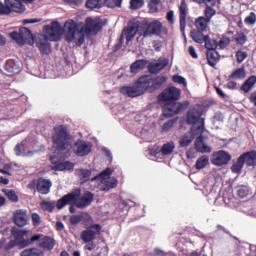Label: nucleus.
<instances>
[{"mask_svg": "<svg viewBox=\"0 0 256 256\" xmlns=\"http://www.w3.org/2000/svg\"><path fill=\"white\" fill-rule=\"evenodd\" d=\"M66 29V41L73 43L75 41L78 47L85 43V35H97L102 29L101 22L88 17L86 24H77L74 20H68L64 25Z\"/></svg>", "mask_w": 256, "mask_h": 256, "instance_id": "nucleus-1", "label": "nucleus"}, {"mask_svg": "<svg viewBox=\"0 0 256 256\" xmlns=\"http://www.w3.org/2000/svg\"><path fill=\"white\" fill-rule=\"evenodd\" d=\"M95 200V195L89 191L84 192L81 195V189L77 188L72 192L62 196L56 203V208L61 210L67 207V205H75L77 209H86Z\"/></svg>", "mask_w": 256, "mask_h": 256, "instance_id": "nucleus-2", "label": "nucleus"}, {"mask_svg": "<svg viewBox=\"0 0 256 256\" xmlns=\"http://www.w3.org/2000/svg\"><path fill=\"white\" fill-rule=\"evenodd\" d=\"M52 145L58 153H63L71 148V133L65 125H58L53 128Z\"/></svg>", "mask_w": 256, "mask_h": 256, "instance_id": "nucleus-3", "label": "nucleus"}, {"mask_svg": "<svg viewBox=\"0 0 256 256\" xmlns=\"http://www.w3.org/2000/svg\"><path fill=\"white\" fill-rule=\"evenodd\" d=\"M11 237L13 241L20 249H25V247H31L34 243H37L41 238L40 234H35L31 236L29 230H22L17 227L11 229Z\"/></svg>", "mask_w": 256, "mask_h": 256, "instance_id": "nucleus-4", "label": "nucleus"}, {"mask_svg": "<svg viewBox=\"0 0 256 256\" xmlns=\"http://www.w3.org/2000/svg\"><path fill=\"white\" fill-rule=\"evenodd\" d=\"M101 229H103L101 224H91L86 230L81 232L80 239L83 243H86L84 246L85 251H94L95 247H97L93 241L97 239V235H101Z\"/></svg>", "mask_w": 256, "mask_h": 256, "instance_id": "nucleus-5", "label": "nucleus"}, {"mask_svg": "<svg viewBox=\"0 0 256 256\" xmlns=\"http://www.w3.org/2000/svg\"><path fill=\"white\" fill-rule=\"evenodd\" d=\"M203 113L196 108H191L187 113L188 125L191 127L192 135H203L205 133V119L201 118Z\"/></svg>", "mask_w": 256, "mask_h": 256, "instance_id": "nucleus-6", "label": "nucleus"}, {"mask_svg": "<svg viewBox=\"0 0 256 256\" xmlns=\"http://www.w3.org/2000/svg\"><path fill=\"white\" fill-rule=\"evenodd\" d=\"M141 27V37H159L161 33H163V23L159 20H154L149 22L148 20H144L140 22Z\"/></svg>", "mask_w": 256, "mask_h": 256, "instance_id": "nucleus-7", "label": "nucleus"}, {"mask_svg": "<svg viewBox=\"0 0 256 256\" xmlns=\"http://www.w3.org/2000/svg\"><path fill=\"white\" fill-rule=\"evenodd\" d=\"M141 81H143L148 93H155V91H158V89H163V85L167 83V77L157 76L153 78V76L144 75L141 76Z\"/></svg>", "mask_w": 256, "mask_h": 256, "instance_id": "nucleus-8", "label": "nucleus"}, {"mask_svg": "<svg viewBox=\"0 0 256 256\" xmlns=\"http://www.w3.org/2000/svg\"><path fill=\"white\" fill-rule=\"evenodd\" d=\"M120 93L122 95H127L128 97L135 98V97H140V95L147 93V88L143 80H141V76H140L137 80V83H135L133 86L121 87Z\"/></svg>", "mask_w": 256, "mask_h": 256, "instance_id": "nucleus-9", "label": "nucleus"}, {"mask_svg": "<svg viewBox=\"0 0 256 256\" xmlns=\"http://www.w3.org/2000/svg\"><path fill=\"white\" fill-rule=\"evenodd\" d=\"M11 39L18 43V45H33L35 43V39L33 38V34L31 30L28 28L22 27L19 29V32L10 33Z\"/></svg>", "mask_w": 256, "mask_h": 256, "instance_id": "nucleus-10", "label": "nucleus"}, {"mask_svg": "<svg viewBox=\"0 0 256 256\" xmlns=\"http://www.w3.org/2000/svg\"><path fill=\"white\" fill-rule=\"evenodd\" d=\"M180 97H181V89L175 86H171L164 89L158 95V101L160 103H177Z\"/></svg>", "mask_w": 256, "mask_h": 256, "instance_id": "nucleus-11", "label": "nucleus"}, {"mask_svg": "<svg viewBox=\"0 0 256 256\" xmlns=\"http://www.w3.org/2000/svg\"><path fill=\"white\" fill-rule=\"evenodd\" d=\"M13 11L14 13H24L25 5L21 0H5V5L0 2V15H9Z\"/></svg>", "mask_w": 256, "mask_h": 256, "instance_id": "nucleus-12", "label": "nucleus"}, {"mask_svg": "<svg viewBox=\"0 0 256 256\" xmlns=\"http://www.w3.org/2000/svg\"><path fill=\"white\" fill-rule=\"evenodd\" d=\"M189 107V101L184 103H177V102H166L163 106L162 115L164 117H173V115H178L181 113L183 109H187Z\"/></svg>", "mask_w": 256, "mask_h": 256, "instance_id": "nucleus-13", "label": "nucleus"}, {"mask_svg": "<svg viewBox=\"0 0 256 256\" xmlns=\"http://www.w3.org/2000/svg\"><path fill=\"white\" fill-rule=\"evenodd\" d=\"M137 33H139L141 37V22L138 20L129 21L127 27L122 31V35H124L127 43H131Z\"/></svg>", "mask_w": 256, "mask_h": 256, "instance_id": "nucleus-14", "label": "nucleus"}, {"mask_svg": "<svg viewBox=\"0 0 256 256\" xmlns=\"http://www.w3.org/2000/svg\"><path fill=\"white\" fill-rule=\"evenodd\" d=\"M211 163L216 167H223L224 165H229V161H231V154L225 150H218L213 152L211 155Z\"/></svg>", "mask_w": 256, "mask_h": 256, "instance_id": "nucleus-15", "label": "nucleus"}, {"mask_svg": "<svg viewBox=\"0 0 256 256\" xmlns=\"http://www.w3.org/2000/svg\"><path fill=\"white\" fill-rule=\"evenodd\" d=\"M44 31L48 34L50 41H59L61 35H63V28H61V24L57 21L52 22L51 25L44 26Z\"/></svg>", "mask_w": 256, "mask_h": 256, "instance_id": "nucleus-16", "label": "nucleus"}, {"mask_svg": "<svg viewBox=\"0 0 256 256\" xmlns=\"http://www.w3.org/2000/svg\"><path fill=\"white\" fill-rule=\"evenodd\" d=\"M92 147L91 144H88L83 140H78L74 143L73 153L77 155V157H85L88 153H91Z\"/></svg>", "mask_w": 256, "mask_h": 256, "instance_id": "nucleus-17", "label": "nucleus"}, {"mask_svg": "<svg viewBox=\"0 0 256 256\" xmlns=\"http://www.w3.org/2000/svg\"><path fill=\"white\" fill-rule=\"evenodd\" d=\"M12 221L17 227H25V225L29 224V216H27V211L24 210H16L13 213Z\"/></svg>", "mask_w": 256, "mask_h": 256, "instance_id": "nucleus-18", "label": "nucleus"}, {"mask_svg": "<svg viewBox=\"0 0 256 256\" xmlns=\"http://www.w3.org/2000/svg\"><path fill=\"white\" fill-rule=\"evenodd\" d=\"M187 3L185 0H181L179 5V23L181 33H185V27H187Z\"/></svg>", "mask_w": 256, "mask_h": 256, "instance_id": "nucleus-19", "label": "nucleus"}, {"mask_svg": "<svg viewBox=\"0 0 256 256\" xmlns=\"http://www.w3.org/2000/svg\"><path fill=\"white\" fill-rule=\"evenodd\" d=\"M36 46L42 55H51V44L49 43V38L46 35H40L36 41Z\"/></svg>", "mask_w": 256, "mask_h": 256, "instance_id": "nucleus-20", "label": "nucleus"}, {"mask_svg": "<svg viewBox=\"0 0 256 256\" xmlns=\"http://www.w3.org/2000/svg\"><path fill=\"white\" fill-rule=\"evenodd\" d=\"M53 184L50 182V180L45 178H38L36 189L40 193V195H47L49 194V191H51V186Z\"/></svg>", "mask_w": 256, "mask_h": 256, "instance_id": "nucleus-21", "label": "nucleus"}, {"mask_svg": "<svg viewBox=\"0 0 256 256\" xmlns=\"http://www.w3.org/2000/svg\"><path fill=\"white\" fill-rule=\"evenodd\" d=\"M41 237H43V235H40L38 247L44 251H53L55 248V239L49 236H44L43 238Z\"/></svg>", "mask_w": 256, "mask_h": 256, "instance_id": "nucleus-22", "label": "nucleus"}, {"mask_svg": "<svg viewBox=\"0 0 256 256\" xmlns=\"http://www.w3.org/2000/svg\"><path fill=\"white\" fill-rule=\"evenodd\" d=\"M199 137L195 140V149L198 153H211L213 149L211 146H208L205 144V141H203V134H198Z\"/></svg>", "mask_w": 256, "mask_h": 256, "instance_id": "nucleus-23", "label": "nucleus"}, {"mask_svg": "<svg viewBox=\"0 0 256 256\" xmlns=\"http://www.w3.org/2000/svg\"><path fill=\"white\" fill-rule=\"evenodd\" d=\"M242 159H244V163H246L247 167H255L256 166V151L251 150L242 155H240Z\"/></svg>", "mask_w": 256, "mask_h": 256, "instance_id": "nucleus-24", "label": "nucleus"}, {"mask_svg": "<svg viewBox=\"0 0 256 256\" xmlns=\"http://www.w3.org/2000/svg\"><path fill=\"white\" fill-rule=\"evenodd\" d=\"M83 219H85V221H93L91 215H89L88 213H82L80 215L70 216V225H79L83 221Z\"/></svg>", "mask_w": 256, "mask_h": 256, "instance_id": "nucleus-25", "label": "nucleus"}, {"mask_svg": "<svg viewBox=\"0 0 256 256\" xmlns=\"http://www.w3.org/2000/svg\"><path fill=\"white\" fill-rule=\"evenodd\" d=\"M148 63L149 61L145 59L136 60L134 63L130 65V73H139V71H143V69L147 67Z\"/></svg>", "mask_w": 256, "mask_h": 256, "instance_id": "nucleus-26", "label": "nucleus"}, {"mask_svg": "<svg viewBox=\"0 0 256 256\" xmlns=\"http://www.w3.org/2000/svg\"><path fill=\"white\" fill-rule=\"evenodd\" d=\"M206 57L210 67H215L219 62V52L217 50H207Z\"/></svg>", "mask_w": 256, "mask_h": 256, "instance_id": "nucleus-27", "label": "nucleus"}, {"mask_svg": "<svg viewBox=\"0 0 256 256\" xmlns=\"http://www.w3.org/2000/svg\"><path fill=\"white\" fill-rule=\"evenodd\" d=\"M168 63L169 62L167 60L157 63H150L148 65V71L149 73L157 74L159 73V71H163V69L165 68L166 65H168Z\"/></svg>", "mask_w": 256, "mask_h": 256, "instance_id": "nucleus-28", "label": "nucleus"}, {"mask_svg": "<svg viewBox=\"0 0 256 256\" xmlns=\"http://www.w3.org/2000/svg\"><path fill=\"white\" fill-rule=\"evenodd\" d=\"M209 20L205 18V16H200L195 19V27L197 31H207L209 27Z\"/></svg>", "mask_w": 256, "mask_h": 256, "instance_id": "nucleus-29", "label": "nucleus"}, {"mask_svg": "<svg viewBox=\"0 0 256 256\" xmlns=\"http://www.w3.org/2000/svg\"><path fill=\"white\" fill-rule=\"evenodd\" d=\"M256 84V76L252 75L248 79L245 80V82L241 86V91L244 93H249L253 87H255Z\"/></svg>", "mask_w": 256, "mask_h": 256, "instance_id": "nucleus-30", "label": "nucleus"}, {"mask_svg": "<svg viewBox=\"0 0 256 256\" xmlns=\"http://www.w3.org/2000/svg\"><path fill=\"white\" fill-rule=\"evenodd\" d=\"M204 31H200V30H193L190 33V37L191 39H193V41L195 43H199L200 45H203V43H205V36L203 35Z\"/></svg>", "mask_w": 256, "mask_h": 256, "instance_id": "nucleus-31", "label": "nucleus"}, {"mask_svg": "<svg viewBox=\"0 0 256 256\" xmlns=\"http://www.w3.org/2000/svg\"><path fill=\"white\" fill-rule=\"evenodd\" d=\"M207 165H209V156L203 155L197 159L195 169L201 171V169H205Z\"/></svg>", "mask_w": 256, "mask_h": 256, "instance_id": "nucleus-32", "label": "nucleus"}, {"mask_svg": "<svg viewBox=\"0 0 256 256\" xmlns=\"http://www.w3.org/2000/svg\"><path fill=\"white\" fill-rule=\"evenodd\" d=\"M175 151V142L170 141L162 145L160 153L162 155H171Z\"/></svg>", "mask_w": 256, "mask_h": 256, "instance_id": "nucleus-33", "label": "nucleus"}, {"mask_svg": "<svg viewBox=\"0 0 256 256\" xmlns=\"http://www.w3.org/2000/svg\"><path fill=\"white\" fill-rule=\"evenodd\" d=\"M191 135L189 134H184L183 137L180 139V146L181 147H189L191 143H193V139L197 137L198 135H194L192 132H190Z\"/></svg>", "mask_w": 256, "mask_h": 256, "instance_id": "nucleus-34", "label": "nucleus"}, {"mask_svg": "<svg viewBox=\"0 0 256 256\" xmlns=\"http://www.w3.org/2000/svg\"><path fill=\"white\" fill-rule=\"evenodd\" d=\"M20 256H44L43 251L38 248H28L20 253Z\"/></svg>", "mask_w": 256, "mask_h": 256, "instance_id": "nucleus-35", "label": "nucleus"}, {"mask_svg": "<svg viewBox=\"0 0 256 256\" xmlns=\"http://www.w3.org/2000/svg\"><path fill=\"white\" fill-rule=\"evenodd\" d=\"M245 165L244 159L243 157L240 155L236 161V163H234L231 166V171L232 173H241V170L243 169V166Z\"/></svg>", "mask_w": 256, "mask_h": 256, "instance_id": "nucleus-36", "label": "nucleus"}, {"mask_svg": "<svg viewBox=\"0 0 256 256\" xmlns=\"http://www.w3.org/2000/svg\"><path fill=\"white\" fill-rule=\"evenodd\" d=\"M118 181L114 180H106L103 185L100 187V191H111V189H115L117 187Z\"/></svg>", "mask_w": 256, "mask_h": 256, "instance_id": "nucleus-37", "label": "nucleus"}, {"mask_svg": "<svg viewBox=\"0 0 256 256\" xmlns=\"http://www.w3.org/2000/svg\"><path fill=\"white\" fill-rule=\"evenodd\" d=\"M205 39L204 43L207 51H215L217 49V40L211 39L209 35H206Z\"/></svg>", "mask_w": 256, "mask_h": 256, "instance_id": "nucleus-38", "label": "nucleus"}, {"mask_svg": "<svg viewBox=\"0 0 256 256\" xmlns=\"http://www.w3.org/2000/svg\"><path fill=\"white\" fill-rule=\"evenodd\" d=\"M78 176L80 178V181H82V183H87V181H89V179H91V170L79 169Z\"/></svg>", "mask_w": 256, "mask_h": 256, "instance_id": "nucleus-39", "label": "nucleus"}, {"mask_svg": "<svg viewBox=\"0 0 256 256\" xmlns=\"http://www.w3.org/2000/svg\"><path fill=\"white\" fill-rule=\"evenodd\" d=\"M247 73L245 72V68H237L234 72L231 73L229 79H245Z\"/></svg>", "mask_w": 256, "mask_h": 256, "instance_id": "nucleus-40", "label": "nucleus"}, {"mask_svg": "<svg viewBox=\"0 0 256 256\" xmlns=\"http://www.w3.org/2000/svg\"><path fill=\"white\" fill-rule=\"evenodd\" d=\"M40 206L43 211H48V213H53V210L55 209V207H57V203L55 204V202H49L44 200L41 202Z\"/></svg>", "mask_w": 256, "mask_h": 256, "instance_id": "nucleus-41", "label": "nucleus"}, {"mask_svg": "<svg viewBox=\"0 0 256 256\" xmlns=\"http://www.w3.org/2000/svg\"><path fill=\"white\" fill-rule=\"evenodd\" d=\"M2 193L8 197L9 201H12V203H17L19 201V196H17V193H15V190H7L3 189Z\"/></svg>", "mask_w": 256, "mask_h": 256, "instance_id": "nucleus-42", "label": "nucleus"}, {"mask_svg": "<svg viewBox=\"0 0 256 256\" xmlns=\"http://www.w3.org/2000/svg\"><path fill=\"white\" fill-rule=\"evenodd\" d=\"M112 173H113V170H111V168H106V169H105L104 171H102L98 176L93 177V178L91 179V181H97V180H99V179L105 180V179H107L108 177H111Z\"/></svg>", "mask_w": 256, "mask_h": 256, "instance_id": "nucleus-43", "label": "nucleus"}, {"mask_svg": "<svg viewBox=\"0 0 256 256\" xmlns=\"http://www.w3.org/2000/svg\"><path fill=\"white\" fill-rule=\"evenodd\" d=\"M5 69L8 73H19V66H17L13 60L6 62Z\"/></svg>", "mask_w": 256, "mask_h": 256, "instance_id": "nucleus-44", "label": "nucleus"}, {"mask_svg": "<svg viewBox=\"0 0 256 256\" xmlns=\"http://www.w3.org/2000/svg\"><path fill=\"white\" fill-rule=\"evenodd\" d=\"M217 11L215 9H213V7L211 6H206L205 10H204V19H207L210 23H211V19H213V17H215Z\"/></svg>", "mask_w": 256, "mask_h": 256, "instance_id": "nucleus-45", "label": "nucleus"}, {"mask_svg": "<svg viewBox=\"0 0 256 256\" xmlns=\"http://www.w3.org/2000/svg\"><path fill=\"white\" fill-rule=\"evenodd\" d=\"M235 43L241 46L245 45L247 43V36L243 32H238L235 35Z\"/></svg>", "mask_w": 256, "mask_h": 256, "instance_id": "nucleus-46", "label": "nucleus"}, {"mask_svg": "<svg viewBox=\"0 0 256 256\" xmlns=\"http://www.w3.org/2000/svg\"><path fill=\"white\" fill-rule=\"evenodd\" d=\"M123 0H104V5L109 9H115V7H121Z\"/></svg>", "mask_w": 256, "mask_h": 256, "instance_id": "nucleus-47", "label": "nucleus"}, {"mask_svg": "<svg viewBox=\"0 0 256 256\" xmlns=\"http://www.w3.org/2000/svg\"><path fill=\"white\" fill-rule=\"evenodd\" d=\"M101 0H87L86 1V8L87 9H101Z\"/></svg>", "mask_w": 256, "mask_h": 256, "instance_id": "nucleus-48", "label": "nucleus"}, {"mask_svg": "<svg viewBox=\"0 0 256 256\" xmlns=\"http://www.w3.org/2000/svg\"><path fill=\"white\" fill-rule=\"evenodd\" d=\"M175 123H177L176 119H170L167 122H165L162 126L163 133H167V132L171 131V129H173V125H175Z\"/></svg>", "mask_w": 256, "mask_h": 256, "instance_id": "nucleus-49", "label": "nucleus"}, {"mask_svg": "<svg viewBox=\"0 0 256 256\" xmlns=\"http://www.w3.org/2000/svg\"><path fill=\"white\" fill-rule=\"evenodd\" d=\"M247 57H249V54L247 52H244L242 50H238L236 52L237 63H243L245 61V59H247Z\"/></svg>", "mask_w": 256, "mask_h": 256, "instance_id": "nucleus-50", "label": "nucleus"}, {"mask_svg": "<svg viewBox=\"0 0 256 256\" xmlns=\"http://www.w3.org/2000/svg\"><path fill=\"white\" fill-rule=\"evenodd\" d=\"M245 25H255L256 14L255 12H250V14L244 19Z\"/></svg>", "mask_w": 256, "mask_h": 256, "instance_id": "nucleus-51", "label": "nucleus"}, {"mask_svg": "<svg viewBox=\"0 0 256 256\" xmlns=\"http://www.w3.org/2000/svg\"><path fill=\"white\" fill-rule=\"evenodd\" d=\"M145 5L143 0H130V7L133 10L141 9Z\"/></svg>", "mask_w": 256, "mask_h": 256, "instance_id": "nucleus-52", "label": "nucleus"}, {"mask_svg": "<svg viewBox=\"0 0 256 256\" xmlns=\"http://www.w3.org/2000/svg\"><path fill=\"white\" fill-rule=\"evenodd\" d=\"M231 43V40L228 37H223L219 40L217 43V47H220V49H225Z\"/></svg>", "mask_w": 256, "mask_h": 256, "instance_id": "nucleus-53", "label": "nucleus"}, {"mask_svg": "<svg viewBox=\"0 0 256 256\" xmlns=\"http://www.w3.org/2000/svg\"><path fill=\"white\" fill-rule=\"evenodd\" d=\"M172 80L174 83H178V85H183L184 87H187V81L183 78V76L174 75L172 77Z\"/></svg>", "mask_w": 256, "mask_h": 256, "instance_id": "nucleus-54", "label": "nucleus"}, {"mask_svg": "<svg viewBox=\"0 0 256 256\" xmlns=\"http://www.w3.org/2000/svg\"><path fill=\"white\" fill-rule=\"evenodd\" d=\"M66 5H69L70 7H79L80 5H83V0H63Z\"/></svg>", "mask_w": 256, "mask_h": 256, "instance_id": "nucleus-55", "label": "nucleus"}, {"mask_svg": "<svg viewBox=\"0 0 256 256\" xmlns=\"http://www.w3.org/2000/svg\"><path fill=\"white\" fill-rule=\"evenodd\" d=\"M237 195L238 197H240L241 199H244V197H247V195H249V189H247V187L242 186L238 189L237 191Z\"/></svg>", "mask_w": 256, "mask_h": 256, "instance_id": "nucleus-56", "label": "nucleus"}, {"mask_svg": "<svg viewBox=\"0 0 256 256\" xmlns=\"http://www.w3.org/2000/svg\"><path fill=\"white\" fill-rule=\"evenodd\" d=\"M50 159H51V163H53V165H54L55 171H65V164H64V162H55L53 160V158H50Z\"/></svg>", "mask_w": 256, "mask_h": 256, "instance_id": "nucleus-57", "label": "nucleus"}, {"mask_svg": "<svg viewBox=\"0 0 256 256\" xmlns=\"http://www.w3.org/2000/svg\"><path fill=\"white\" fill-rule=\"evenodd\" d=\"M15 247H17V244L13 240H10L8 243H4L5 253H9V251H11V249H15Z\"/></svg>", "mask_w": 256, "mask_h": 256, "instance_id": "nucleus-58", "label": "nucleus"}, {"mask_svg": "<svg viewBox=\"0 0 256 256\" xmlns=\"http://www.w3.org/2000/svg\"><path fill=\"white\" fill-rule=\"evenodd\" d=\"M15 154L17 157H20L22 155L23 151H25V145L23 143H19L14 148Z\"/></svg>", "mask_w": 256, "mask_h": 256, "instance_id": "nucleus-59", "label": "nucleus"}, {"mask_svg": "<svg viewBox=\"0 0 256 256\" xmlns=\"http://www.w3.org/2000/svg\"><path fill=\"white\" fill-rule=\"evenodd\" d=\"M166 19H167L168 23H170V25H174L175 24V12H173V10L168 11L166 14Z\"/></svg>", "mask_w": 256, "mask_h": 256, "instance_id": "nucleus-60", "label": "nucleus"}, {"mask_svg": "<svg viewBox=\"0 0 256 256\" xmlns=\"http://www.w3.org/2000/svg\"><path fill=\"white\" fill-rule=\"evenodd\" d=\"M32 223L37 227V225L41 224V216H39L38 213H33L32 214Z\"/></svg>", "mask_w": 256, "mask_h": 256, "instance_id": "nucleus-61", "label": "nucleus"}, {"mask_svg": "<svg viewBox=\"0 0 256 256\" xmlns=\"http://www.w3.org/2000/svg\"><path fill=\"white\" fill-rule=\"evenodd\" d=\"M188 53H189V55H191L192 59H199V55L197 54L195 47L189 46Z\"/></svg>", "mask_w": 256, "mask_h": 256, "instance_id": "nucleus-62", "label": "nucleus"}, {"mask_svg": "<svg viewBox=\"0 0 256 256\" xmlns=\"http://www.w3.org/2000/svg\"><path fill=\"white\" fill-rule=\"evenodd\" d=\"M73 169H75L73 162L64 161V171H73Z\"/></svg>", "mask_w": 256, "mask_h": 256, "instance_id": "nucleus-63", "label": "nucleus"}, {"mask_svg": "<svg viewBox=\"0 0 256 256\" xmlns=\"http://www.w3.org/2000/svg\"><path fill=\"white\" fill-rule=\"evenodd\" d=\"M248 99L256 107V91L252 92Z\"/></svg>", "mask_w": 256, "mask_h": 256, "instance_id": "nucleus-64", "label": "nucleus"}]
</instances>
